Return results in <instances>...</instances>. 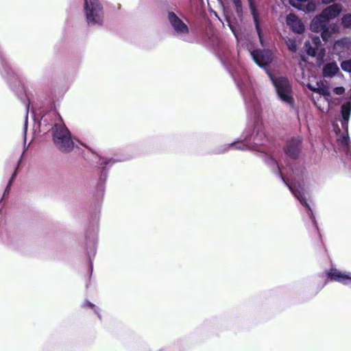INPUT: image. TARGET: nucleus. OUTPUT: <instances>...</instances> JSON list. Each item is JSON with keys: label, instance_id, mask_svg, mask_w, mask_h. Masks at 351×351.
I'll return each mask as SVG.
<instances>
[{"label": "nucleus", "instance_id": "nucleus-1", "mask_svg": "<svg viewBox=\"0 0 351 351\" xmlns=\"http://www.w3.org/2000/svg\"><path fill=\"white\" fill-rule=\"evenodd\" d=\"M267 141L263 128L261 125L256 124L252 130L246 129L243 132L240 140L216 148L212 152L216 154H221L226 153L229 149L260 152L263 160L271 168L272 172L281 178L293 195L307 209L308 215L315 226V228H317L315 217L310 205L306 202L304 195V181L308 177V171L306 167L300 163L295 164L294 167H289L291 174L289 176V179L287 181L283 176L281 169L276 160L268 154L269 149L266 145Z\"/></svg>", "mask_w": 351, "mask_h": 351}, {"label": "nucleus", "instance_id": "nucleus-2", "mask_svg": "<svg viewBox=\"0 0 351 351\" xmlns=\"http://www.w3.org/2000/svg\"><path fill=\"white\" fill-rule=\"evenodd\" d=\"M37 125L40 133L51 131L53 143L60 152L69 153L73 149L71 133L58 112L53 110L44 114Z\"/></svg>", "mask_w": 351, "mask_h": 351}, {"label": "nucleus", "instance_id": "nucleus-3", "mask_svg": "<svg viewBox=\"0 0 351 351\" xmlns=\"http://www.w3.org/2000/svg\"><path fill=\"white\" fill-rule=\"evenodd\" d=\"M250 55L255 63L264 69L275 87L278 99L284 104L293 108L294 99L292 95V86L288 78L283 76L275 77L266 68L273 61V53L269 49H256L250 51Z\"/></svg>", "mask_w": 351, "mask_h": 351}, {"label": "nucleus", "instance_id": "nucleus-4", "mask_svg": "<svg viewBox=\"0 0 351 351\" xmlns=\"http://www.w3.org/2000/svg\"><path fill=\"white\" fill-rule=\"evenodd\" d=\"M0 73L1 76L7 81L10 88L15 93L17 97L22 101L25 106L26 114L23 125L24 138H26V132L28 125V112L29 109V102L27 98L24 86L20 82L17 75L12 71L8 65L6 60L3 57L0 49Z\"/></svg>", "mask_w": 351, "mask_h": 351}, {"label": "nucleus", "instance_id": "nucleus-5", "mask_svg": "<svg viewBox=\"0 0 351 351\" xmlns=\"http://www.w3.org/2000/svg\"><path fill=\"white\" fill-rule=\"evenodd\" d=\"M351 114V101H347L341 107V124L343 132L337 138V142L342 150L346 153L344 164L351 169V147L348 136V122Z\"/></svg>", "mask_w": 351, "mask_h": 351}, {"label": "nucleus", "instance_id": "nucleus-6", "mask_svg": "<svg viewBox=\"0 0 351 351\" xmlns=\"http://www.w3.org/2000/svg\"><path fill=\"white\" fill-rule=\"evenodd\" d=\"M233 79L243 95L247 111L254 117L258 116L261 113V104L253 93L249 80L247 77L239 79L234 76Z\"/></svg>", "mask_w": 351, "mask_h": 351}, {"label": "nucleus", "instance_id": "nucleus-7", "mask_svg": "<svg viewBox=\"0 0 351 351\" xmlns=\"http://www.w3.org/2000/svg\"><path fill=\"white\" fill-rule=\"evenodd\" d=\"M84 13L89 25H102L104 9L99 0H84Z\"/></svg>", "mask_w": 351, "mask_h": 351}, {"label": "nucleus", "instance_id": "nucleus-8", "mask_svg": "<svg viewBox=\"0 0 351 351\" xmlns=\"http://www.w3.org/2000/svg\"><path fill=\"white\" fill-rule=\"evenodd\" d=\"M310 29L315 33H320L322 40L327 43L332 34L335 33V24H330L329 21L320 13L312 19Z\"/></svg>", "mask_w": 351, "mask_h": 351}, {"label": "nucleus", "instance_id": "nucleus-9", "mask_svg": "<svg viewBox=\"0 0 351 351\" xmlns=\"http://www.w3.org/2000/svg\"><path fill=\"white\" fill-rule=\"evenodd\" d=\"M99 230V220L97 215H95L93 221L89 224V226L86 233V240L87 245V254L89 258L90 269H93V258L96 254V244L97 241V233Z\"/></svg>", "mask_w": 351, "mask_h": 351}, {"label": "nucleus", "instance_id": "nucleus-10", "mask_svg": "<svg viewBox=\"0 0 351 351\" xmlns=\"http://www.w3.org/2000/svg\"><path fill=\"white\" fill-rule=\"evenodd\" d=\"M167 19L175 35L185 42L191 43V38L189 36V27L187 24L173 11L168 12Z\"/></svg>", "mask_w": 351, "mask_h": 351}, {"label": "nucleus", "instance_id": "nucleus-11", "mask_svg": "<svg viewBox=\"0 0 351 351\" xmlns=\"http://www.w3.org/2000/svg\"><path fill=\"white\" fill-rule=\"evenodd\" d=\"M99 160L98 164L101 168H102V171L101 172V175L99 177V180L97 186V194L96 199L98 202H101L104 195V189H105V181L107 179V171H106V168L111 166L112 164L121 161V159H114V158H107L97 156Z\"/></svg>", "mask_w": 351, "mask_h": 351}, {"label": "nucleus", "instance_id": "nucleus-12", "mask_svg": "<svg viewBox=\"0 0 351 351\" xmlns=\"http://www.w3.org/2000/svg\"><path fill=\"white\" fill-rule=\"evenodd\" d=\"M302 138L300 136L293 137L287 142L284 148L287 156L295 160L299 156L301 151Z\"/></svg>", "mask_w": 351, "mask_h": 351}, {"label": "nucleus", "instance_id": "nucleus-13", "mask_svg": "<svg viewBox=\"0 0 351 351\" xmlns=\"http://www.w3.org/2000/svg\"><path fill=\"white\" fill-rule=\"evenodd\" d=\"M247 1H248V3H249L250 12H251V14L253 18L255 29H256V33H257L258 38H259L260 43L262 47H265V43L263 40V34L262 29L261 27V24H260L259 19H258V14L257 12L256 7L253 0H247Z\"/></svg>", "mask_w": 351, "mask_h": 351}, {"label": "nucleus", "instance_id": "nucleus-14", "mask_svg": "<svg viewBox=\"0 0 351 351\" xmlns=\"http://www.w3.org/2000/svg\"><path fill=\"white\" fill-rule=\"evenodd\" d=\"M326 274L328 278L331 280L336 281L343 285H348L351 281V273H343L335 268L330 269L327 271Z\"/></svg>", "mask_w": 351, "mask_h": 351}, {"label": "nucleus", "instance_id": "nucleus-15", "mask_svg": "<svg viewBox=\"0 0 351 351\" xmlns=\"http://www.w3.org/2000/svg\"><path fill=\"white\" fill-rule=\"evenodd\" d=\"M287 23L295 33L302 34L305 29L301 20L293 14H289L287 16Z\"/></svg>", "mask_w": 351, "mask_h": 351}, {"label": "nucleus", "instance_id": "nucleus-16", "mask_svg": "<svg viewBox=\"0 0 351 351\" xmlns=\"http://www.w3.org/2000/svg\"><path fill=\"white\" fill-rule=\"evenodd\" d=\"M342 11V5L339 3H332L323 9L321 14L329 21L337 18Z\"/></svg>", "mask_w": 351, "mask_h": 351}, {"label": "nucleus", "instance_id": "nucleus-17", "mask_svg": "<svg viewBox=\"0 0 351 351\" xmlns=\"http://www.w3.org/2000/svg\"><path fill=\"white\" fill-rule=\"evenodd\" d=\"M339 71V68L336 62H330L324 65L322 75L324 77H332Z\"/></svg>", "mask_w": 351, "mask_h": 351}, {"label": "nucleus", "instance_id": "nucleus-18", "mask_svg": "<svg viewBox=\"0 0 351 351\" xmlns=\"http://www.w3.org/2000/svg\"><path fill=\"white\" fill-rule=\"evenodd\" d=\"M304 48L306 53L312 57L316 56L318 51V48L312 45L310 41H306L304 43Z\"/></svg>", "mask_w": 351, "mask_h": 351}, {"label": "nucleus", "instance_id": "nucleus-19", "mask_svg": "<svg viewBox=\"0 0 351 351\" xmlns=\"http://www.w3.org/2000/svg\"><path fill=\"white\" fill-rule=\"evenodd\" d=\"M341 25L344 29H351V14L347 13L342 16Z\"/></svg>", "mask_w": 351, "mask_h": 351}, {"label": "nucleus", "instance_id": "nucleus-20", "mask_svg": "<svg viewBox=\"0 0 351 351\" xmlns=\"http://www.w3.org/2000/svg\"><path fill=\"white\" fill-rule=\"evenodd\" d=\"M234 5L235 12L240 19H243V11L241 0H232Z\"/></svg>", "mask_w": 351, "mask_h": 351}, {"label": "nucleus", "instance_id": "nucleus-21", "mask_svg": "<svg viewBox=\"0 0 351 351\" xmlns=\"http://www.w3.org/2000/svg\"><path fill=\"white\" fill-rule=\"evenodd\" d=\"M287 46L291 52L295 53L298 50V45L294 38H287L286 40Z\"/></svg>", "mask_w": 351, "mask_h": 351}, {"label": "nucleus", "instance_id": "nucleus-22", "mask_svg": "<svg viewBox=\"0 0 351 351\" xmlns=\"http://www.w3.org/2000/svg\"><path fill=\"white\" fill-rule=\"evenodd\" d=\"M317 8L316 3L313 1H308L305 5H304L303 11L307 13L313 12L315 11Z\"/></svg>", "mask_w": 351, "mask_h": 351}, {"label": "nucleus", "instance_id": "nucleus-23", "mask_svg": "<svg viewBox=\"0 0 351 351\" xmlns=\"http://www.w3.org/2000/svg\"><path fill=\"white\" fill-rule=\"evenodd\" d=\"M341 68L346 72L351 73V58L342 61L341 63Z\"/></svg>", "mask_w": 351, "mask_h": 351}, {"label": "nucleus", "instance_id": "nucleus-24", "mask_svg": "<svg viewBox=\"0 0 351 351\" xmlns=\"http://www.w3.org/2000/svg\"><path fill=\"white\" fill-rule=\"evenodd\" d=\"M83 307L84 308H90L91 309H93L95 313L99 316V317L100 318V315L99 313V308L93 303H91L90 302H88V301H86L85 302L84 304H83Z\"/></svg>", "mask_w": 351, "mask_h": 351}, {"label": "nucleus", "instance_id": "nucleus-25", "mask_svg": "<svg viewBox=\"0 0 351 351\" xmlns=\"http://www.w3.org/2000/svg\"><path fill=\"white\" fill-rule=\"evenodd\" d=\"M317 93L319 94L320 95H323L324 97H328L330 95V91L328 90L327 88L324 86L318 87L317 88Z\"/></svg>", "mask_w": 351, "mask_h": 351}, {"label": "nucleus", "instance_id": "nucleus-26", "mask_svg": "<svg viewBox=\"0 0 351 351\" xmlns=\"http://www.w3.org/2000/svg\"><path fill=\"white\" fill-rule=\"evenodd\" d=\"M310 42L312 45H313L318 49L320 47L321 43H322L321 39H320L319 36H315L311 37V41H310Z\"/></svg>", "mask_w": 351, "mask_h": 351}, {"label": "nucleus", "instance_id": "nucleus-27", "mask_svg": "<svg viewBox=\"0 0 351 351\" xmlns=\"http://www.w3.org/2000/svg\"><path fill=\"white\" fill-rule=\"evenodd\" d=\"M14 179H15V178H12V177L10 178V180H9L8 183V185H7V186H6V189H5V191H4L3 197H4V196H5V194H6V193H9L10 188V186H11V185H12V182L14 181Z\"/></svg>", "mask_w": 351, "mask_h": 351}, {"label": "nucleus", "instance_id": "nucleus-28", "mask_svg": "<svg viewBox=\"0 0 351 351\" xmlns=\"http://www.w3.org/2000/svg\"><path fill=\"white\" fill-rule=\"evenodd\" d=\"M306 86H307V88H308L309 90H312L313 92H315V93H316V92H317V88L315 87V86H313L311 84H309V83H308V84H306Z\"/></svg>", "mask_w": 351, "mask_h": 351}, {"label": "nucleus", "instance_id": "nucleus-29", "mask_svg": "<svg viewBox=\"0 0 351 351\" xmlns=\"http://www.w3.org/2000/svg\"><path fill=\"white\" fill-rule=\"evenodd\" d=\"M319 1L323 4H330V3H335V1L336 0H319Z\"/></svg>", "mask_w": 351, "mask_h": 351}, {"label": "nucleus", "instance_id": "nucleus-30", "mask_svg": "<svg viewBox=\"0 0 351 351\" xmlns=\"http://www.w3.org/2000/svg\"><path fill=\"white\" fill-rule=\"evenodd\" d=\"M333 128L337 134H338V133L341 132L340 129L339 128V126L337 124L333 123Z\"/></svg>", "mask_w": 351, "mask_h": 351}, {"label": "nucleus", "instance_id": "nucleus-31", "mask_svg": "<svg viewBox=\"0 0 351 351\" xmlns=\"http://www.w3.org/2000/svg\"><path fill=\"white\" fill-rule=\"evenodd\" d=\"M17 173H18V171H17V168H16L11 177L15 178L16 176H17Z\"/></svg>", "mask_w": 351, "mask_h": 351}, {"label": "nucleus", "instance_id": "nucleus-32", "mask_svg": "<svg viewBox=\"0 0 351 351\" xmlns=\"http://www.w3.org/2000/svg\"><path fill=\"white\" fill-rule=\"evenodd\" d=\"M230 29H231V31L233 32V34H234V36H236V32L234 29V28L232 27V26H230Z\"/></svg>", "mask_w": 351, "mask_h": 351}, {"label": "nucleus", "instance_id": "nucleus-33", "mask_svg": "<svg viewBox=\"0 0 351 351\" xmlns=\"http://www.w3.org/2000/svg\"><path fill=\"white\" fill-rule=\"evenodd\" d=\"M343 91L341 90H339V92H337V94H341Z\"/></svg>", "mask_w": 351, "mask_h": 351}, {"label": "nucleus", "instance_id": "nucleus-34", "mask_svg": "<svg viewBox=\"0 0 351 351\" xmlns=\"http://www.w3.org/2000/svg\"><path fill=\"white\" fill-rule=\"evenodd\" d=\"M21 158H20V160H19L18 162V165H19L20 162H21Z\"/></svg>", "mask_w": 351, "mask_h": 351}, {"label": "nucleus", "instance_id": "nucleus-35", "mask_svg": "<svg viewBox=\"0 0 351 351\" xmlns=\"http://www.w3.org/2000/svg\"><path fill=\"white\" fill-rule=\"evenodd\" d=\"M340 89H341V91H343V90H344V89H343V87H341V88H340Z\"/></svg>", "mask_w": 351, "mask_h": 351}, {"label": "nucleus", "instance_id": "nucleus-36", "mask_svg": "<svg viewBox=\"0 0 351 351\" xmlns=\"http://www.w3.org/2000/svg\"><path fill=\"white\" fill-rule=\"evenodd\" d=\"M299 1H306V0H298Z\"/></svg>", "mask_w": 351, "mask_h": 351}]
</instances>
